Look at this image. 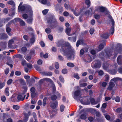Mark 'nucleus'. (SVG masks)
<instances>
[{
  "instance_id": "14",
  "label": "nucleus",
  "mask_w": 122,
  "mask_h": 122,
  "mask_svg": "<svg viewBox=\"0 0 122 122\" xmlns=\"http://www.w3.org/2000/svg\"><path fill=\"white\" fill-rule=\"evenodd\" d=\"M30 35L32 37L30 40V43L33 44L35 42V35L33 33H31Z\"/></svg>"
},
{
  "instance_id": "20",
  "label": "nucleus",
  "mask_w": 122,
  "mask_h": 122,
  "mask_svg": "<svg viewBox=\"0 0 122 122\" xmlns=\"http://www.w3.org/2000/svg\"><path fill=\"white\" fill-rule=\"evenodd\" d=\"M25 4L24 5H23L19 7V9H18V10L19 12L20 11H24L25 10Z\"/></svg>"
},
{
  "instance_id": "46",
  "label": "nucleus",
  "mask_w": 122,
  "mask_h": 122,
  "mask_svg": "<svg viewBox=\"0 0 122 122\" xmlns=\"http://www.w3.org/2000/svg\"><path fill=\"white\" fill-rule=\"evenodd\" d=\"M74 78L78 80L80 79V77L77 73H75L73 76Z\"/></svg>"
},
{
  "instance_id": "6",
  "label": "nucleus",
  "mask_w": 122,
  "mask_h": 122,
  "mask_svg": "<svg viewBox=\"0 0 122 122\" xmlns=\"http://www.w3.org/2000/svg\"><path fill=\"white\" fill-rule=\"evenodd\" d=\"M25 10L26 12L28 15L33 14V12L31 7L29 5L25 4Z\"/></svg>"
},
{
  "instance_id": "19",
  "label": "nucleus",
  "mask_w": 122,
  "mask_h": 122,
  "mask_svg": "<svg viewBox=\"0 0 122 122\" xmlns=\"http://www.w3.org/2000/svg\"><path fill=\"white\" fill-rule=\"evenodd\" d=\"M68 40L71 42H75L76 41V36L69 37L68 38Z\"/></svg>"
},
{
  "instance_id": "26",
  "label": "nucleus",
  "mask_w": 122,
  "mask_h": 122,
  "mask_svg": "<svg viewBox=\"0 0 122 122\" xmlns=\"http://www.w3.org/2000/svg\"><path fill=\"white\" fill-rule=\"evenodd\" d=\"M104 52L102 51L101 53L99 54V57L101 59L103 60L104 58Z\"/></svg>"
},
{
  "instance_id": "23",
  "label": "nucleus",
  "mask_w": 122,
  "mask_h": 122,
  "mask_svg": "<svg viewBox=\"0 0 122 122\" xmlns=\"http://www.w3.org/2000/svg\"><path fill=\"white\" fill-rule=\"evenodd\" d=\"M105 52L107 56L109 57L111 56L112 52L110 50H108L105 51Z\"/></svg>"
},
{
  "instance_id": "54",
  "label": "nucleus",
  "mask_w": 122,
  "mask_h": 122,
  "mask_svg": "<svg viewBox=\"0 0 122 122\" xmlns=\"http://www.w3.org/2000/svg\"><path fill=\"white\" fill-rule=\"evenodd\" d=\"M13 80L12 79H10L8 80L7 82V84L8 85H10L13 81Z\"/></svg>"
},
{
  "instance_id": "50",
  "label": "nucleus",
  "mask_w": 122,
  "mask_h": 122,
  "mask_svg": "<svg viewBox=\"0 0 122 122\" xmlns=\"http://www.w3.org/2000/svg\"><path fill=\"white\" fill-rule=\"evenodd\" d=\"M13 108L16 110H18L20 108V107L16 105H14L12 106Z\"/></svg>"
},
{
  "instance_id": "51",
  "label": "nucleus",
  "mask_w": 122,
  "mask_h": 122,
  "mask_svg": "<svg viewBox=\"0 0 122 122\" xmlns=\"http://www.w3.org/2000/svg\"><path fill=\"white\" fill-rule=\"evenodd\" d=\"M115 111L117 113H119L122 111V108L121 107H119L116 109Z\"/></svg>"
},
{
  "instance_id": "32",
  "label": "nucleus",
  "mask_w": 122,
  "mask_h": 122,
  "mask_svg": "<svg viewBox=\"0 0 122 122\" xmlns=\"http://www.w3.org/2000/svg\"><path fill=\"white\" fill-rule=\"evenodd\" d=\"M34 67L36 69V70L38 71H41V69L40 67L36 65H34Z\"/></svg>"
},
{
  "instance_id": "64",
  "label": "nucleus",
  "mask_w": 122,
  "mask_h": 122,
  "mask_svg": "<svg viewBox=\"0 0 122 122\" xmlns=\"http://www.w3.org/2000/svg\"><path fill=\"white\" fill-rule=\"evenodd\" d=\"M48 38L51 41H52L53 39V36L51 34L49 35L48 36Z\"/></svg>"
},
{
  "instance_id": "62",
  "label": "nucleus",
  "mask_w": 122,
  "mask_h": 122,
  "mask_svg": "<svg viewBox=\"0 0 122 122\" xmlns=\"http://www.w3.org/2000/svg\"><path fill=\"white\" fill-rule=\"evenodd\" d=\"M42 60L40 59L38 60L37 61V63L39 65H41L42 64Z\"/></svg>"
},
{
  "instance_id": "28",
  "label": "nucleus",
  "mask_w": 122,
  "mask_h": 122,
  "mask_svg": "<svg viewBox=\"0 0 122 122\" xmlns=\"http://www.w3.org/2000/svg\"><path fill=\"white\" fill-rule=\"evenodd\" d=\"M81 91L80 90H78L74 92V95L76 97H78L80 94Z\"/></svg>"
},
{
  "instance_id": "36",
  "label": "nucleus",
  "mask_w": 122,
  "mask_h": 122,
  "mask_svg": "<svg viewBox=\"0 0 122 122\" xmlns=\"http://www.w3.org/2000/svg\"><path fill=\"white\" fill-rule=\"evenodd\" d=\"M108 65L107 62L103 63V67L104 69L106 70L108 68Z\"/></svg>"
},
{
  "instance_id": "31",
  "label": "nucleus",
  "mask_w": 122,
  "mask_h": 122,
  "mask_svg": "<svg viewBox=\"0 0 122 122\" xmlns=\"http://www.w3.org/2000/svg\"><path fill=\"white\" fill-rule=\"evenodd\" d=\"M35 50L34 49H32L30 50L29 55L31 56H33L35 55Z\"/></svg>"
},
{
  "instance_id": "22",
  "label": "nucleus",
  "mask_w": 122,
  "mask_h": 122,
  "mask_svg": "<svg viewBox=\"0 0 122 122\" xmlns=\"http://www.w3.org/2000/svg\"><path fill=\"white\" fill-rule=\"evenodd\" d=\"M25 95L23 98L21 94L18 95L17 96V98L18 101H23L25 99Z\"/></svg>"
},
{
  "instance_id": "55",
  "label": "nucleus",
  "mask_w": 122,
  "mask_h": 122,
  "mask_svg": "<svg viewBox=\"0 0 122 122\" xmlns=\"http://www.w3.org/2000/svg\"><path fill=\"white\" fill-rule=\"evenodd\" d=\"M85 2L86 4L88 5V7L90 6L91 4L90 1V0H86Z\"/></svg>"
},
{
  "instance_id": "63",
  "label": "nucleus",
  "mask_w": 122,
  "mask_h": 122,
  "mask_svg": "<svg viewBox=\"0 0 122 122\" xmlns=\"http://www.w3.org/2000/svg\"><path fill=\"white\" fill-rule=\"evenodd\" d=\"M90 53L92 55H95L96 54V51L95 50L92 49Z\"/></svg>"
},
{
  "instance_id": "5",
  "label": "nucleus",
  "mask_w": 122,
  "mask_h": 122,
  "mask_svg": "<svg viewBox=\"0 0 122 122\" xmlns=\"http://www.w3.org/2000/svg\"><path fill=\"white\" fill-rule=\"evenodd\" d=\"M44 81H52V80L51 79L48 78H43L40 80L38 83V86L39 89L40 90L41 88L42 84L43 83Z\"/></svg>"
},
{
  "instance_id": "18",
  "label": "nucleus",
  "mask_w": 122,
  "mask_h": 122,
  "mask_svg": "<svg viewBox=\"0 0 122 122\" xmlns=\"http://www.w3.org/2000/svg\"><path fill=\"white\" fill-rule=\"evenodd\" d=\"M109 84L108 89L109 90L111 91L112 90L113 87L115 86V84L114 82L111 81L110 82Z\"/></svg>"
},
{
  "instance_id": "29",
  "label": "nucleus",
  "mask_w": 122,
  "mask_h": 122,
  "mask_svg": "<svg viewBox=\"0 0 122 122\" xmlns=\"http://www.w3.org/2000/svg\"><path fill=\"white\" fill-rule=\"evenodd\" d=\"M71 31V30L70 28H66V29L65 32L66 34L68 36H70V32Z\"/></svg>"
},
{
  "instance_id": "49",
  "label": "nucleus",
  "mask_w": 122,
  "mask_h": 122,
  "mask_svg": "<svg viewBox=\"0 0 122 122\" xmlns=\"http://www.w3.org/2000/svg\"><path fill=\"white\" fill-rule=\"evenodd\" d=\"M58 58L60 61H64V58L62 56L59 55L58 56Z\"/></svg>"
},
{
  "instance_id": "1",
  "label": "nucleus",
  "mask_w": 122,
  "mask_h": 122,
  "mask_svg": "<svg viewBox=\"0 0 122 122\" xmlns=\"http://www.w3.org/2000/svg\"><path fill=\"white\" fill-rule=\"evenodd\" d=\"M57 47L61 46L60 51L61 52H63V55L66 56L68 60H73L74 59L75 52L71 48L69 43H66L61 41H59L57 43Z\"/></svg>"
},
{
  "instance_id": "7",
  "label": "nucleus",
  "mask_w": 122,
  "mask_h": 122,
  "mask_svg": "<svg viewBox=\"0 0 122 122\" xmlns=\"http://www.w3.org/2000/svg\"><path fill=\"white\" fill-rule=\"evenodd\" d=\"M106 40L103 41L102 43H101L98 47V49L96 50L97 52L101 51L104 48V46H106Z\"/></svg>"
},
{
  "instance_id": "57",
  "label": "nucleus",
  "mask_w": 122,
  "mask_h": 122,
  "mask_svg": "<svg viewBox=\"0 0 122 122\" xmlns=\"http://www.w3.org/2000/svg\"><path fill=\"white\" fill-rule=\"evenodd\" d=\"M55 67L56 69H58L59 68V64L58 62H56L55 64Z\"/></svg>"
},
{
  "instance_id": "30",
  "label": "nucleus",
  "mask_w": 122,
  "mask_h": 122,
  "mask_svg": "<svg viewBox=\"0 0 122 122\" xmlns=\"http://www.w3.org/2000/svg\"><path fill=\"white\" fill-rule=\"evenodd\" d=\"M87 114L86 115L83 114H82L80 117V118L82 119L85 120L87 118Z\"/></svg>"
},
{
  "instance_id": "41",
  "label": "nucleus",
  "mask_w": 122,
  "mask_h": 122,
  "mask_svg": "<svg viewBox=\"0 0 122 122\" xmlns=\"http://www.w3.org/2000/svg\"><path fill=\"white\" fill-rule=\"evenodd\" d=\"M15 57L16 58L19 59L20 60H22L23 58L22 56L19 54H18L15 55Z\"/></svg>"
},
{
  "instance_id": "47",
  "label": "nucleus",
  "mask_w": 122,
  "mask_h": 122,
  "mask_svg": "<svg viewBox=\"0 0 122 122\" xmlns=\"http://www.w3.org/2000/svg\"><path fill=\"white\" fill-rule=\"evenodd\" d=\"M59 80L60 81L63 83H64V80L61 75H60L59 77Z\"/></svg>"
},
{
  "instance_id": "43",
  "label": "nucleus",
  "mask_w": 122,
  "mask_h": 122,
  "mask_svg": "<svg viewBox=\"0 0 122 122\" xmlns=\"http://www.w3.org/2000/svg\"><path fill=\"white\" fill-rule=\"evenodd\" d=\"M11 19V18L9 17H8L5 19L3 18L2 19V20H4V23H5V22H7L8 21L10 20Z\"/></svg>"
},
{
  "instance_id": "37",
  "label": "nucleus",
  "mask_w": 122,
  "mask_h": 122,
  "mask_svg": "<svg viewBox=\"0 0 122 122\" xmlns=\"http://www.w3.org/2000/svg\"><path fill=\"white\" fill-rule=\"evenodd\" d=\"M69 67H73L75 66L74 64L71 62H68L66 64Z\"/></svg>"
},
{
  "instance_id": "56",
  "label": "nucleus",
  "mask_w": 122,
  "mask_h": 122,
  "mask_svg": "<svg viewBox=\"0 0 122 122\" xmlns=\"http://www.w3.org/2000/svg\"><path fill=\"white\" fill-rule=\"evenodd\" d=\"M85 53V51L83 49H82L81 50L80 52V55L81 57V55H83Z\"/></svg>"
},
{
  "instance_id": "52",
  "label": "nucleus",
  "mask_w": 122,
  "mask_h": 122,
  "mask_svg": "<svg viewBox=\"0 0 122 122\" xmlns=\"http://www.w3.org/2000/svg\"><path fill=\"white\" fill-rule=\"evenodd\" d=\"M48 9H45L42 11V13L43 15H45L48 12Z\"/></svg>"
},
{
  "instance_id": "12",
  "label": "nucleus",
  "mask_w": 122,
  "mask_h": 122,
  "mask_svg": "<svg viewBox=\"0 0 122 122\" xmlns=\"http://www.w3.org/2000/svg\"><path fill=\"white\" fill-rule=\"evenodd\" d=\"M99 9L100 12H107L106 14H108V10L105 7L103 6H100L99 8Z\"/></svg>"
},
{
  "instance_id": "58",
  "label": "nucleus",
  "mask_w": 122,
  "mask_h": 122,
  "mask_svg": "<svg viewBox=\"0 0 122 122\" xmlns=\"http://www.w3.org/2000/svg\"><path fill=\"white\" fill-rule=\"evenodd\" d=\"M6 32L8 33L9 35H10L9 34L10 33L11 31V29L10 27H6Z\"/></svg>"
},
{
  "instance_id": "15",
  "label": "nucleus",
  "mask_w": 122,
  "mask_h": 122,
  "mask_svg": "<svg viewBox=\"0 0 122 122\" xmlns=\"http://www.w3.org/2000/svg\"><path fill=\"white\" fill-rule=\"evenodd\" d=\"M117 47H116L115 51H116L117 52H115L114 54V58H115L117 56L118 54V52L120 54L121 53V50L122 49L120 47H119L118 50H117Z\"/></svg>"
},
{
  "instance_id": "44",
  "label": "nucleus",
  "mask_w": 122,
  "mask_h": 122,
  "mask_svg": "<svg viewBox=\"0 0 122 122\" xmlns=\"http://www.w3.org/2000/svg\"><path fill=\"white\" fill-rule=\"evenodd\" d=\"M9 88L8 87L6 88L5 90V95L7 96H9Z\"/></svg>"
},
{
  "instance_id": "42",
  "label": "nucleus",
  "mask_w": 122,
  "mask_h": 122,
  "mask_svg": "<svg viewBox=\"0 0 122 122\" xmlns=\"http://www.w3.org/2000/svg\"><path fill=\"white\" fill-rule=\"evenodd\" d=\"M65 108V107L64 105H61L60 106V111L61 112H63Z\"/></svg>"
},
{
  "instance_id": "45",
  "label": "nucleus",
  "mask_w": 122,
  "mask_h": 122,
  "mask_svg": "<svg viewBox=\"0 0 122 122\" xmlns=\"http://www.w3.org/2000/svg\"><path fill=\"white\" fill-rule=\"evenodd\" d=\"M122 79L119 78V77H116L113 78L111 80H112L114 81V82H116L118 81L121 80H122Z\"/></svg>"
},
{
  "instance_id": "13",
  "label": "nucleus",
  "mask_w": 122,
  "mask_h": 122,
  "mask_svg": "<svg viewBox=\"0 0 122 122\" xmlns=\"http://www.w3.org/2000/svg\"><path fill=\"white\" fill-rule=\"evenodd\" d=\"M50 106L52 109L56 108L58 107V102L55 101L54 103L52 102L50 105Z\"/></svg>"
},
{
  "instance_id": "27",
  "label": "nucleus",
  "mask_w": 122,
  "mask_h": 122,
  "mask_svg": "<svg viewBox=\"0 0 122 122\" xmlns=\"http://www.w3.org/2000/svg\"><path fill=\"white\" fill-rule=\"evenodd\" d=\"M10 100L12 102H16L17 101L16 97L15 96L13 95L10 98Z\"/></svg>"
},
{
  "instance_id": "16",
  "label": "nucleus",
  "mask_w": 122,
  "mask_h": 122,
  "mask_svg": "<svg viewBox=\"0 0 122 122\" xmlns=\"http://www.w3.org/2000/svg\"><path fill=\"white\" fill-rule=\"evenodd\" d=\"M112 26L110 28V31L111 32V34L113 35L114 32V25L115 22L113 20L112 21Z\"/></svg>"
},
{
  "instance_id": "3",
  "label": "nucleus",
  "mask_w": 122,
  "mask_h": 122,
  "mask_svg": "<svg viewBox=\"0 0 122 122\" xmlns=\"http://www.w3.org/2000/svg\"><path fill=\"white\" fill-rule=\"evenodd\" d=\"M7 3L9 5H11L13 7L10 9V11L8 14L9 16L13 17L15 14V4L12 0L8 1Z\"/></svg>"
},
{
  "instance_id": "48",
  "label": "nucleus",
  "mask_w": 122,
  "mask_h": 122,
  "mask_svg": "<svg viewBox=\"0 0 122 122\" xmlns=\"http://www.w3.org/2000/svg\"><path fill=\"white\" fill-rule=\"evenodd\" d=\"M81 83L80 82H79L80 86V87H85L87 85V84L86 83Z\"/></svg>"
},
{
  "instance_id": "35",
  "label": "nucleus",
  "mask_w": 122,
  "mask_h": 122,
  "mask_svg": "<svg viewBox=\"0 0 122 122\" xmlns=\"http://www.w3.org/2000/svg\"><path fill=\"white\" fill-rule=\"evenodd\" d=\"M50 98L51 100L54 101L56 100L57 98V97L56 95H53L50 97Z\"/></svg>"
},
{
  "instance_id": "60",
  "label": "nucleus",
  "mask_w": 122,
  "mask_h": 122,
  "mask_svg": "<svg viewBox=\"0 0 122 122\" xmlns=\"http://www.w3.org/2000/svg\"><path fill=\"white\" fill-rule=\"evenodd\" d=\"M62 72L64 74H66L67 72V70L66 69H64L62 70Z\"/></svg>"
},
{
  "instance_id": "2",
  "label": "nucleus",
  "mask_w": 122,
  "mask_h": 122,
  "mask_svg": "<svg viewBox=\"0 0 122 122\" xmlns=\"http://www.w3.org/2000/svg\"><path fill=\"white\" fill-rule=\"evenodd\" d=\"M47 22L52 29L56 28L58 25L57 20L54 15H51L47 19Z\"/></svg>"
},
{
  "instance_id": "61",
  "label": "nucleus",
  "mask_w": 122,
  "mask_h": 122,
  "mask_svg": "<svg viewBox=\"0 0 122 122\" xmlns=\"http://www.w3.org/2000/svg\"><path fill=\"white\" fill-rule=\"evenodd\" d=\"M30 90L31 93L35 92L36 89L34 87H32L30 89Z\"/></svg>"
},
{
  "instance_id": "25",
  "label": "nucleus",
  "mask_w": 122,
  "mask_h": 122,
  "mask_svg": "<svg viewBox=\"0 0 122 122\" xmlns=\"http://www.w3.org/2000/svg\"><path fill=\"white\" fill-rule=\"evenodd\" d=\"M112 98V100H114V99L115 101L117 102H118L120 101V98L119 96H117L116 97H113Z\"/></svg>"
},
{
  "instance_id": "4",
  "label": "nucleus",
  "mask_w": 122,
  "mask_h": 122,
  "mask_svg": "<svg viewBox=\"0 0 122 122\" xmlns=\"http://www.w3.org/2000/svg\"><path fill=\"white\" fill-rule=\"evenodd\" d=\"M95 63L94 64V67L95 68H99L101 66L102 63L100 60L98 59L95 60L94 61Z\"/></svg>"
},
{
  "instance_id": "39",
  "label": "nucleus",
  "mask_w": 122,
  "mask_h": 122,
  "mask_svg": "<svg viewBox=\"0 0 122 122\" xmlns=\"http://www.w3.org/2000/svg\"><path fill=\"white\" fill-rule=\"evenodd\" d=\"M91 104L92 105H94L97 104L96 102L95 99L94 98H92L90 99Z\"/></svg>"
},
{
  "instance_id": "53",
  "label": "nucleus",
  "mask_w": 122,
  "mask_h": 122,
  "mask_svg": "<svg viewBox=\"0 0 122 122\" xmlns=\"http://www.w3.org/2000/svg\"><path fill=\"white\" fill-rule=\"evenodd\" d=\"M5 86V83L2 82L0 81V89H1Z\"/></svg>"
},
{
  "instance_id": "17",
  "label": "nucleus",
  "mask_w": 122,
  "mask_h": 122,
  "mask_svg": "<svg viewBox=\"0 0 122 122\" xmlns=\"http://www.w3.org/2000/svg\"><path fill=\"white\" fill-rule=\"evenodd\" d=\"M110 35V33L108 32H107L102 34L101 36L104 39H107Z\"/></svg>"
},
{
  "instance_id": "10",
  "label": "nucleus",
  "mask_w": 122,
  "mask_h": 122,
  "mask_svg": "<svg viewBox=\"0 0 122 122\" xmlns=\"http://www.w3.org/2000/svg\"><path fill=\"white\" fill-rule=\"evenodd\" d=\"M24 117L23 119V121L25 122H26L28 120L29 116L30 115V112H28V113H24Z\"/></svg>"
},
{
  "instance_id": "34",
  "label": "nucleus",
  "mask_w": 122,
  "mask_h": 122,
  "mask_svg": "<svg viewBox=\"0 0 122 122\" xmlns=\"http://www.w3.org/2000/svg\"><path fill=\"white\" fill-rule=\"evenodd\" d=\"M14 19L11 20L10 22H8V23L6 25V27H9L11 24L12 23H14Z\"/></svg>"
},
{
  "instance_id": "59",
  "label": "nucleus",
  "mask_w": 122,
  "mask_h": 122,
  "mask_svg": "<svg viewBox=\"0 0 122 122\" xmlns=\"http://www.w3.org/2000/svg\"><path fill=\"white\" fill-rule=\"evenodd\" d=\"M22 17L23 19H27L28 18V16L27 14H23Z\"/></svg>"
},
{
  "instance_id": "11",
  "label": "nucleus",
  "mask_w": 122,
  "mask_h": 122,
  "mask_svg": "<svg viewBox=\"0 0 122 122\" xmlns=\"http://www.w3.org/2000/svg\"><path fill=\"white\" fill-rule=\"evenodd\" d=\"M117 62L119 65H122V55H119L118 56Z\"/></svg>"
},
{
  "instance_id": "38",
  "label": "nucleus",
  "mask_w": 122,
  "mask_h": 122,
  "mask_svg": "<svg viewBox=\"0 0 122 122\" xmlns=\"http://www.w3.org/2000/svg\"><path fill=\"white\" fill-rule=\"evenodd\" d=\"M47 97H45L43 99L42 102V105L43 107H45L46 104Z\"/></svg>"
},
{
  "instance_id": "8",
  "label": "nucleus",
  "mask_w": 122,
  "mask_h": 122,
  "mask_svg": "<svg viewBox=\"0 0 122 122\" xmlns=\"http://www.w3.org/2000/svg\"><path fill=\"white\" fill-rule=\"evenodd\" d=\"M33 15H29L28 18L26 20V22L29 24L31 25L32 24L33 21Z\"/></svg>"
},
{
  "instance_id": "40",
  "label": "nucleus",
  "mask_w": 122,
  "mask_h": 122,
  "mask_svg": "<svg viewBox=\"0 0 122 122\" xmlns=\"http://www.w3.org/2000/svg\"><path fill=\"white\" fill-rule=\"evenodd\" d=\"M45 31L47 34L50 33L51 31V30L49 28H47L45 30Z\"/></svg>"
},
{
  "instance_id": "24",
  "label": "nucleus",
  "mask_w": 122,
  "mask_h": 122,
  "mask_svg": "<svg viewBox=\"0 0 122 122\" xmlns=\"http://www.w3.org/2000/svg\"><path fill=\"white\" fill-rule=\"evenodd\" d=\"M105 15H102V14H100V15L99 14H95L94 15V18L96 19L99 20L100 18L101 15L105 16Z\"/></svg>"
},
{
  "instance_id": "21",
  "label": "nucleus",
  "mask_w": 122,
  "mask_h": 122,
  "mask_svg": "<svg viewBox=\"0 0 122 122\" xmlns=\"http://www.w3.org/2000/svg\"><path fill=\"white\" fill-rule=\"evenodd\" d=\"M8 36L5 33H2L0 36V39L1 40H5L7 38Z\"/></svg>"
},
{
  "instance_id": "33",
  "label": "nucleus",
  "mask_w": 122,
  "mask_h": 122,
  "mask_svg": "<svg viewBox=\"0 0 122 122\" xmlns=\"http://www.w3.org/2000/svg\"><path fill=\"white\" fill-rule=\"evenodd\" d=\"M12 60H11L9 61H8L6 63V64L10 66L11 68H12L13 66L12 64Z\"/></svg>"
},
{
  "instance_id": "9",
  "label": "nucleus",
  "mask_w": 122,
  "mask_h": 122,
  "mask_svg": "<svg viewBox=\"0 0 122 122\" xmlns=\"http://www.w3.org/2000/svg\"><path fill=\"white\" fill-rule=\"evenodd\" d=\"M15 21L20 22V24L21 26H24L25 25V23L24 21L21 18H16L14 19Z\"/></svg>"
}]
</instances>
